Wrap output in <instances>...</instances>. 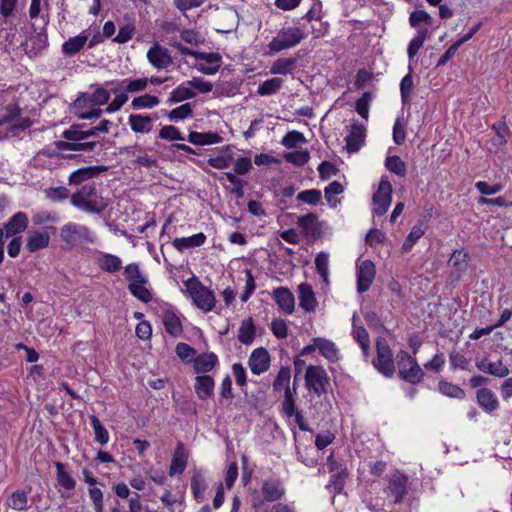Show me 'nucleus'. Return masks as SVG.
<instances>
[{
	"label": "nucleus",
	"instance_id": "f704fd0d",
	"mask_svg": "<svg viewBox=\"0 0 512 512\" xmlns=\"http://www.w3.org/2000/svg\"><path fill=\"white\" fill-rule=\"evenodd\" d=\"M98 265L101 270L116 273L122 267V260L113 254H104L99 258Z\"/></svg>",
	"mask_w": 512,
	"mask_h": 512
},
{
	"label": "nucleus",
	"instance_id": "052dcab7",
	"mask_svg": "<svg viewBox=\"0 0 512 512\" xmlns=\"http://www.w3.org/2000/svg\"><path fill=\"white\" fill-rule=\"evenodd\" d=\"M306 139L303 133L298 131H290L288 132L281 141V144L284 145L288 149L295 148L298 143H305Z\"/></svg>",
	"mask_w": 512,
	"mask_h": 512
},
{
	"label": "nucleus",
	"instance_id": "72a5a7b5",
	"mask_svg": "<svg viewBox=\"0 0 512 512\" xmlns=\"http://www.w3.org/2000/svg\"><path fill=\"white\" fill-rule=\"evenodd\" d=\"M57 473H56V480L57 483L67 490H73L76 486V481L73 479V477L65 470L66 465L61 462H55L54 463Z\"/></svg>",
	"mask_w": 512,
	"mask_h": 512
},
{
	"label": "nucleus",
	"instance_id": "69168bd1",
	"mask_svg": "<svg viewBox=\"0 0 512 512\" xmlns=\"http://www.w3.org/2000/svg\"><path fill=\"white\" fill-rule=\"evenodd\" d=\"M372 99V94L370 92H365L363 95L356 101L355 109L358 114L367 119L369 115V104Z\"/></svg>",
	"mask_w": 512,
	"mask_h": 512
},
{
	"label": "nucleus",
	"instance_id": "1a4fd4ad",
	"mask_svg": "<svg viewBox=\"0 0 512 512\" xmlns=\"http://www.w3.org/2000/svg\"><path fill=\"white\" fill-rule=\"evenodd\" d=\"M391 193H392V186L390 182L382 178L378 190L373 195V203H374V213L382 216L384 215L390 204H391Z\"/></svg>",
	"mask_w": 512,
	"mask_h": 512
},
{
	"label": "nucleus",
	"instance_id": "f8f14e48",
	"mask_svg": "<svg viewBox=\"0 0 512 512\" xmlns=\"http://www.w3.org/2000/svg\"><path fill=\"white\" fill-rule=\"evenodd\" d=\"M366 128L359 121H353L350 125V132L346 136V149L350 153L360 150L365 142Z\"/></svg>",
	"mask_w": 512,
	"mask_h": 512
},
{
	"label": "nucleus",
	"instance_id": "a878e982",
	"mask_svg": "<svg viewBox=\"0 0 512 512\" xmlns=\"http://www.w3.org/2000/svg\"><path fill=\"white\" fill-rule=\"evenodd\" d=\"M313 342H315L321 355L330 362H335L339 359V350L332 341L324 338H314Z\"/></svg>",
	"mask_w": 512,
	"mask_h": 512
},
{
	"label": "nucleus",
	"instance_id": "3c124183",
	"mask_svg": "<svg viewBox=\"0 0 512 512\" xmlns=\"http://www.w3.org/2000/svg\"><path fill=\"white\" fill-rule=\"evenodd\" d=\"M315 265L317 273L321 276L323 281L328 284V266H329V255L324 252H320L315 259Z\"/></svg>",
	"mask_w": 512,
	"mask_h": 512
},
{
	"label": "nucleus",
	"instance_id": "aec40b11",
	"mask_svg": "<svg viewBox=\"0 0 512 512\" xmlns=\"http://www.w3.org/2000/svg\"><path fill=\"white\" fill-rule=\"evenodd\" d=\"M214 379L210 375H201L195 378L194 389L201 400H206L212 396L214 391Z\"/></svg>",
	"mask_w": 512,
	"mask_h": 512
},
{
	"label": "nucleus",
	"instance_id": "dca6fc26",
	"mask_svg": "<svg viewBox=\"0 0 512 512\" xmlns=\"http://www.w3.org/2000/svg\"><path fill=\"white\" fill-rule=\"evenodd\" d=\"M476 367L482 372L499 378H504L510 373L509 368L502 362V360L491 362L486 357L476 360Z\"/></svg>",
	"mask_w": 512,
	"mask_h": 512
},
{
	"label": "nucleus",
	"instance_id": "c756f323",
	"mask_svg": "<svg viewBox=\"0 0 512 512\" xmlns=\"http://www.w3.org/2000/svg\"><path fill=\"white\" fill-rule=\"evenodd\" d=\"M163 325L166 332L173 337H178L183 331L180 319L170 310L163 314Z\"/></svg>",
	"mask_w": 512,
	"mask_h": 512
},
{
	"label": "nucleus",
	"instance_id": "49530a36",
	"mask_svg": "<svg viewBox=\"0 0 512 512\" xmlns=\"http://www.w3.org/2000/svg\"><path fill=\"white\" fill-rule=\"evenodd\" d=\"M120 85L122 88L129 93H137L144 91L148 85V78H138V79H125Z\"/></svg>",
	"mask_w": 512,
	"mask_h": 512
},
{
	"label": "nucleus",
	"instance_id": "a19ab883",
	"mask_svg": "<svg viewBox=\"0 0 512 512\" xmlns=\"http://www.w3.org/2000/svg\"><path fill=\"white\" fill-rule=\"evenodd\" d=\"M90 420L95 433V441L100 445H105L108 443L109 433L101 421L95 415H91Z\"/></svg>",
	"mask_w": 512,
	"mask_h": 512
},
{
	"label": "nucleus",
	"instance_id": "cd10ccee",
	"mask_svg": "<svg viewBox=\"0 0 512 512\" xmlns=\"http://www.w3.org/2000/svg\"><path fill=\"white\" fill-rule=\"evenodd\" d=\"M206 241V235L204 233H198L190 237L176 238L173 240L172 245L179 251L185 249L199 247Z\"/></svg>",
	"mask_w": 512,
	"mask_h": 512
},
{
	"label": "nucleus",
	"instance_id": "0e129e2a",
	"mask_svg": "<svg viewBox=\"0 0 512 512\" xmlns=\"http://www.w3.org/2000/svg\"><path fill=\"white\" fill-rule=\"evenodd\" d=\"M414 84L411 74H407L403 77L400 83V93L403 104L410 102L411 92L413 90Z\"/></svg>",
	"mask_w": 512,
	"mask_h": 512
},
{
	"label": "nucleus",
	"instance_id": "8fccbe9b",
	"mask_svg": "<svg viewBox=\"0 0 512 512\" xmlns=\"http://www.w3.org/2000/svg\"><path fill=\"white\" fill-rule=\"evenodd\" d=\"M158 104H159L158 97L150 95V94H144V95L135 97L131 103V105L134 109L152 108Z\"/></svg>",
	"mask_w": 512,
	"mask_h": 512
},
{
	"label": "nucleus",
	"instance_id": "a211bd4d",
	"mask_svg": "<svg viewBox=\"0 0 512 512\" xmlns=\"http://www.w3.org/2000/svg\"><path fill=\"white\" fill-rule=\"evenodd\" d=\"M297 224L307 238H317L320 235L318 217L314 213H308L298 218Z\"/></svg>",
	"mask_w": 512,
	"mask_h": 512
},
{
	"label": "nucleus",
	"instance_id": "de8ad7c7",
	"mask_svg": "<svg viewBox=\"0 0 512 512\" xmlns=\"http://www.w3.org/2000/svg\"><path fill=\"white\" fill-rule=\"evenodd\" d=\"M196 96L195 92L189 87H185L183 85L174 89L169 98V102L178 103L184 100H188L194 98Z\"/></svg>",
	"mask_w": 512,
	"mask_h": 512
},
{
	"label": "nucleus",
	"instance_id": "4be33fe9",
	"mask_svg": "<svg viewBox=\"0 0 512 512\" xmlns=\"http://www.w3.org/2000/svg\"><path fill=\"white\" fill-rule=\"evenodd\" d=\"M408 478L404 475H393L390 478L388 489L395 498V503H400L407 493Z\"/></svg>",
	"mask_w": 512,
	"mask_h": 512
},
{
	"label": "nucleus",
	"instance_id": "680f3d73",
	"mask_svg": "<svg viewBox=\"0 0 512 512\" xmlns=\"http://www.w3.org/2000/svg\"><path fill=\"white\" fill-rule=\"evenodd\" d=\"M321 198L322 193L318 189L305 190L297 195L298 200L310 205H317L321 201Z\"/></svg>",
	"mask_w": 512,
	"mask_h": 512
},
{
	"label": "nucleus",
	"instance_id": "2eb2a0df",
	"mask_svg": "<svg viewBox=\"0 0 512 512\" xmlns=\"http://www.w3.org/2000/svg\"><path fill=\"white\" fill-rule=\"evenodd\" d=\"M273 299L278 307L286 314H292L295 309V298L286 287H278L273 290Z\"/></svg>",
	"mask_w": 512,
	"mask_h": 512
},
{
	"label": "nucleus",
	"instance_id": "e2e57ef3",
	"mask_svg": "<svg viewBox=\"0 0 512 512\" xmlns=\"http://www.w3.org/2000/svg\"><path fill=\"white\" fill-rule=\"evenodd\" d=\"M284 158L287 162L296 166H303L309 161L310 155L308 151H294L286 153Z\"/></svg>",
	"mask_w": 512,
	"mask_h": 512
},
{
	"label": "nucleus",
	"instance_id": "4d7b16f0",
	"mask_svg": "<svg viewBox=\"0 0 512 512\" xmlns=\"http://www.w3.org/2000/svg\"><path fill=\"white\" fill-rule=\"evenodd\" d=\"M468 253L463 250H455L450 259L449 264L458 271H464L467 267Z\"/></svg>",
	"mask_w": 512,
	"mask_h": 512
},
{
	"label": "nucleus",
	"instance_id": "13d9d810",
	"mask_svg": "<svg viewBox=\"0 0 512 512\" xmlns=\"http://www.w3.org/2000/svg\"><path fill=\"white\" fill-rule=\"evenodd\" d=\"M423 234L424 230L420 225L413 226L402 245V249L406 252L410 251L413 245L423 236Z\"/></svg>",
	"mask_w": 512,
	"mask_h": 512
},
{
	"label": "nucleus",
	"instance_id": "c9c22d12",
	"mask_svg": "<svg viewBox=\"0 0 512 512\" xmlns=\"http://www.w3.org/2000/svg\"><path fill=\"white\" fill-rule=\"evenodd\" d=\"M297 58H280L274 61V63L271 66V73L272 74H278V75H287L288 73H291L296 66Z\"/></svg>",
	"mask_w": 512,
	"mask_h": 512
},
{
	"label": "nucleus",
	"instance_id": "2f4dec72",
	"mask_svg": "<svg viewBox=\"0 0 512 512\" xmlns=\"http://www.w3.org/2000/svg\"><path fill=\"white\" fill-rule=\"evenodd\" d=\"M88 36L81 33L75 37L69 38L62 45V52L68 56L78 53L86 44Z\"/></svg>",
	"mask_w": 512,
	"mask_h": 512
},
{
	"label": "nucleus",
	"instance_id": "79ce46f5",
	"mask_svg": "<svg viewBox=\"0 0 512 512\" xmlns=\"http://www.w3.org/2000/svg\"><path fill=\"white\" fill-rule=\"evenodd\" d=\"M207 488L205 479L201 472H195L191 478V490L196 500H201Z\"/></svg>",
	"mask_w": 512,
	"mask_h": 512
},
{
	"label": "nucleus",
	"instance_id": "b1692460",
	"mask_svg": "<svg viewBox=\"0 0 512 512\" xmlns=\"http://www.w3.org/2000/svg\"><path fill=\"white\" fill-rule=\"evenodd\" d=\"M193 369L197 374L211 371L218 363L214 353H203L193 359Z\"/></svg>",
	"mask_w": 512,
	"mask_h": 512
},
{
	"label": "nucleus",
	"instance_id": "393cba45",
	"mask_svg": "<svg viewBox=\"0 0 512 512\" xmlns=\"http://www.w3.org/2000/svg\"><path fill=\"white\" fill-rule=\"evenodd\" d=\"M153 117L150 115L131 114L129 125L135 133H149L152 128Z\"/></svg>",
	"mask_w": 512,
	"mask_h": 512
},
{
	"label": "nucleus",
	"instance_id": "4c0bfd02",
	"mask_svg": "<svg viewBox=\"0 0 512 512\" xmlns=\"http://www.w3.org/2000/svg\"><path fill=\"white\" fill-rule=\"evenodd\" d=\"M428 34L429 31L427 28H421L418 30L417 36L410 41L407 49L408 57L410 60H412L418 51L422 48Z\"/></svg>",
	"mask_w": 512,
	"mask_h": 512
},
{
	"label": "nucleus",
	"instance_id": "f03ea898",
	"mask_svg": "<svg viewBox=\"0 0 512 512\" xmlns=\"http://www.w3.org/2000/svg\"><path fill=\"white\" fill-rule=\"evenodd\" d=\"M85 124H73L63 131L61 137L66 141H56L54 143L58 151H93L97 146L95 141L87 140V134L83 130Z\"/></svg>",
	"mask_w": 512,
	"mask_h": 512
},
{
	"label": "nucleus",
	"instance_id": "6e6d98bb",
	"mask_svg": "<svg viewBox=\"0 0 512 512\" xmlns=\"http://www.w3.org/2000/svg\"><path fill=\"white\" fill-rule=\"evenodd\" d=\"M432 17L424 10H416L410 14L409 23L414 28H420L421 23L426 25L432 24Z\"/></svg>",
	"mask_w": 512,
	"mask_h": 512
},
{
	"label": "nucleus",
	"instance_id": "603ef678",
	"mask_svg": "<svg viewBox=\"0 0 512 512\" xmlns=\"http://www.w3.org/2000/svg\"><path fill=\"white\" fill-rule=\"evenodd\" d=\"M290 378H291V369L290 367H281L274 382L273 388L276 391H280L285 387L290 386Z\"/></svg>",
	"mask_w": 512,
	"mask_h": 512
},
{
	"label": "nucleus",
	"instance_id": "864d4df0",
	"mask_svg": "<svg viewBox=\"0 0 512 512\" xmlns=\"http://www.w3.org/2000/svg\"><path fill=\"white\" fill-rule=\"evenodd\" d=\"M283 81L280 78H272L264 81L258 87L260 95H271L276 93L282 87Z\"/></svg>",
	"mask_w": 512,
	"mask_h": 512
},
{
	"label": "nucleus",
	"instance_id": "9d476101",
	"mask_svg": "<svg viewBox=\"0 0 512 512\" xmlns=\"http://www.w3.org/2000/svg\"><path fill=\"white\" fill-rule=\"evenodd\" d=\"M261 493L265 501L276 502L285 496L286 490L280 478L271 476L262 481Z\"/></svg>",
	"mask_w": 512,
	"mask_h": 512
},
{
	"label": "nucleus",
	"instance_id": "58836bf2",
	"mask_svg": "<svg viewBox=\"0 0 512 512\" xmlns=\"http://www.w3.org/2000/svg\"><path fill=\"white\" fill-rule=\"evenodd\" d=\"M146 283H129V292L143 303H149L152 300V293L145 287Z\"/></svg>",
	"mask_w": 512,
	"mask_h": 512
},
{
	"label": "nucleus",
	"instance_id": "7ed1b4c3",
	"mask_svg": "<svg viewBox=\"0 0 512 512\" xmlns=\"http://www.w3.org/2000/svg\"><path fill=\"white\" fill-rule=\"evenodd\" d=\"M187 291L189 292L193 303L201 310L208 312L215 307L214 293L204 286L197 278L189 279L186 282Z\"/></svg>",
	"mask_w": 512,
	"mask_h": 512
},
{
	"label": "nucleus",
	"instance_id": "338daca9",
	"mask_svg": "<svg viewBox=\"0 0 512 512\" xmlns=\"http://www.w3.org/2000/svg\"><path fill=\"white\" fill-rule=\"evenodd\" d=\"M159 137L167 141L184 140L180 131L173 125L163 126L159 131Z\"/></svg>",
	"mask_w": 512,
	"mask_h": 512
},
{
	"label": "nucleus",
	"instance_id": "e433bc0d",
	"mask_svg": "<svg viewBox=\"0 0 512 512\" xmlns=\"http://www.w3.org/2000/svg\"><path fill=\"white\" fill-rule=\"evenodd\" d=\"M438 390L441 394L455 399H464L466 395L461 387L446 380L438 382Z\"/></svg>",
	"mask_w": 512,
	"mask_h": 512
},
{
	"label": "nucleus",
	"instance_id": "9b49d317",
	"mask_svg": "<svg viewBox=\"0 0 512 512\" xmlns=\"http://www.w3.org/2000/svg\"><path fill=\"white\" fill-rule=\"evenodd\" d=\"M376 274L375 265L370 260H364L357 269V291L364 293L369 290Z\"/></svg>",
	"mask_w": 512,
	"mask_h": 512
},
{
	"label": "nucleus",
	"instance_id": "5fc2aeb1",
	"mask_svg": "<svg viewBox=\"0 0 512 512\" xmlns=\"http://www.w3.org/2000/svg\"><path fill=\"white\" fill-rule=\"evenodd\" d=\"M20 115V109L17 104H8L0 109V125L9 123Z\"/></svg>",
	"mask_w": 512,
	"mask_h": 512
},
{
	"label": "nucleus",
	"instance_id": "774afa93",
	"mask_svg": "<svg viewBox=\"0 0 512 512\" xmlns=\"http://www.w3.org/2000/svg\"><path fill=\"white\" fill-rule=\"evenodd\" d=\"M192 106L190 103L183 104L173 110H171L168 114V118L173 120H182L192 115Z\"/></svg>",
	"mask_w": 512,
	"mask_h": 512
},
{
	"label": "nucleus",
	"instance_id": "f3484780",
	"mask_svg": "<svg viewBox=\"0 0 512 512\" xmlns=\"http://www.w3.org/2000/svg\"><path fill=\"white\" fill-rule=\"evenodd\" d=\"M107 170L106 166H89L82 167L76 171H74L69 176V184L70 185H79L82 182L97 177L102 172Z\"/></svg>",
	"mask_w": 512,
	"mask_h": 512
},
{
	"label": "nucleus",
	"instance_id": "09e8293b",
	"mask_svg": "<svg viewBox=\"0 0 512 512\" xmlns=\"http://www.w3.org/2000/svg\"><path fill=\"white\" fill-rule=\"evenodd\" d=\"M347 476V469L341 468L339 471H337L331 476L327 488H333L334 493H340L343 490Z\"/></svg>",
	"mask_w": 512,
	"mask_h": 512
},
{
	"label": "nucleus",
	"instance_id": "20e7f679",
	"mask_svg": "<svg viewBox=\"0 0 512 512\" xmlns=\"http://www.w3.org/2000/svg\"><path fill=\"white\" fill-rule=\"evenodd\" d=\"M397 364L401 379L411 384L420 383L424 378V372L417 361L405 350L397 354Z\"/></svg>",
	"mask_w": 512,
	"mask_h": 512
},
{
	"label": "nucleus",
	"instance_id": "ddd939ff",
	"mask_svg": "<svg viewBox=\"0 0 512 512\" xmlns=\"http://www.w3.org/2000/svg\"><path fill=\"white\" fill-rule=\"evenodd\" d=\"M147 59L156 69H164L172 63V58L167 48L156 42L147 52Z\"/></svg>",
	"mask_w": 512,
	"mask_h": 512
},
{
	"label": "nucleus",
	"instance_id": "5701e85b",
	"mask_svg": "<svg viewBox=\"0 0 512 512\" xmlns=\"http://www.w3.org/2000/svg\"><path fill=\"white\" fill-rule=\"evenodd\" d=\"M477 403L488 413L495 411L499 407L496 395L488 388H480L477 391Z\"/></svg>",
	"mask_w": 512,
	"mask_h": 512
},
{
	"label": "nucleus",
	"instance_id": "423d86ee",
	"mask_svg": "<svg viewBox=\"0 0 512 512\" xmlns=\"http://www.w3.org/2000/svg\"><path fill=\"white\" fill-rule=\"evenodd\" d=\"M376 352L377 356L372 362L373 366L385 377H392L395 373L393 353L387 341L382 337L376 339Z\"/></svg>",
	"mask_w": 512,
	"mask_h": 512
},
{
	"label": "nucleus",
	"instance_id": "6ab92c4d",
	"mask_svg": "<svg viewBox=\"0 0 512 512\" xmlns=\"http://www.w3.org/2000/svg\"><path fill=\"white\" fill-rule=\"evenodd\" d=\"M28 226V217L24 212H17L5 224L4 230L6 237H12L26 230Z\"/></svg>",
	"mask_w": 512,
	"mask_h": 512
},
{
	"label": "nucleus",
	"instance_id": "c03bdc74",
	"mask_svg": "<svg viewBox=\"0 0 512 512\" xmlns=\"http://www.w3.org/2000/svg\"><path fill=\"white\" fill-rule=\"evenodd\" d=\"M385 166L390 172L397 176L403 177L406 175V164L399 156H388L385 161Z\"/></svg>",
	"mask_w": 512,
	"mask_h": 512
},
{
	"label": "nucleus",
	"instance_id": "4468645a",
	"mask_svg": "<svg viewBox=\"0 0 512 512\" xmlns=\"http://www.w3.org/2000/svg\"><path fill=\"white\" fill-rule=\"evenodd\" d=\"M248 365L255 375L266 372L270 366V355L267 349L263 347L255 349L249 357Z\"/></svg>",
	"mask_w": 512,
	"mask_h": 512
},
{
	"label": "nucleus",
	"instance_id": "37998d69",
	"mask_svg": "<svg viewBox=\"0 0 512 512\" xmlns=\"http://www.w3.org/2000/svg\"><path fill=\"white\" fill-rule=\"evenodd\" d=\"M28 497L24 491H15L7 500V505L14 510L21 511L27 508Z\"/></svg>",
	"mask_w": 512,
	"mask_h": 512
},
{
	"label": "nucleus",
	"instance_id": "ea45409f",
	"mask_svg": "<svg viewBox=\"0 0 512 512\" xmlns=\"http://www.w3.org/2000/svg\"><path fill=\"white\" fill-rule=\"evenodd\" d=\"M125 278L130 283H147L148 279L140 270L137 263L128 264L124 269Z\"/></svg>",
	"mask_w": 512,
	"mask_h": 512
},
{
	"label": "nucleus",
	"instance_id": "bf43d9fd",
	"mask_svg": "<svg viewBox=\"0 0 512 512\" xmlns=\"http://www.w3.org/2000/svg\"><path fill=\"white\" fill-rule=\"evenodd\" d=\"M44 193L53 202H60L69 197V190L63 186L47 188Z\"/></svg>",
	"mask_w": 512,
	"mask_h": 512
},
{
	"label": "nucleus",
	"instance_id": "0eeeda50",
	"mask_svg": "<svg viewBox=\"0 0 512 512\" xmlns=\"http://www.w3.org/2000/svg\"><path fill=\"white\" fill-rule=\"evenodd\" d=\"M304 39L303 31L298 27H283L276 37L269 43V49L278 53L295 47Z\"/></svg>",
	"mask_w": 512,
	"mask_h": 512
},
{
	"label": "nucleus",
	"instance_id": "39448f33",
	"mask_svg": "<svg viewBox=\"0 0 512 512\" xmlns=\"http://www.w3.org/2000/svg\"><path fill=\"white\" fill-rule=\"evenodd\" d=\"M60 238L69 248L94 242V237L90 230L86 226L75 223L65 224L61 228Z\"/></svg>",
	"mask_w": 512,
	"mask_h": 512
},
{
	"label": "nucleus",
	"instance_id": "bb28decb",
	"mask_svg": "<svg viewBox=\"0 0 512 512\" xmlns=\"http://www.w3.org/2000/svg\"><path fill=\"white\" fill-rule=\"evenodd\" d=\"M188 142L194 145H209L216 144L222 141V137L215 132H195L189 133Z\"/></svg>",
	"mask_w": 512,
	"mask_h": 512
},
{
	"label": "nucleus",
	"instance_id": "f257e3e1",
	"mask_svg": "<svg viewBox=\"0 0 512 512\" xmlns=\"http://www.w3.org/2000/svg\"><path fill=\"white\" fill-rule=\"evenodd\" d=\"M73 206L88 213H102L108 206V201L102 197L95 183L83 185L71 196Z\"/></svg>",
	"mask_w": 512,
	"mask_h": 512
},
{
	"label": "nucleus",
	"instance_id": "412c9836",
	"mask_svg": "<svg viewBox=\"0 0 512 512\" xmlns=\"http://www.w3.org/2000/svg\"><path fill=\"white\" fill-rule=\"evenodd\" d=\"M299 305L307 312L314 311L317 306L315 294L310 285L302 283L298 286Z\"/></svg>",
	"mask_w": 512,
	"mask_h": 512
},
{
	"label": "nucleus",
	"instance_id": "a18cd8bd",
	"mask_svg": "<svg viewBox=\"0 0 512 512\" xmlns=\"http://www.w3.org/2000/svg\"><path fill=\"white\" fill-rule=\"evenodd\" d=\"M344 191L343 185L338 181H333L324 190V196L328 204L332 207H336L339 203L338 199H335V195H339Z\"/></svg>",
	"mask_w": 512,
	"mask_h": 512
},
{
	"label": "nucleus",
	"instance_id": "473e14b6",
	"mask_svg": "<svg viewBox=\"0 0 512 512\" xmlns=\"http://www.w3.org/2000/svg\"><path fill=\"white\" fill-rule=\"evenodd\" d=\"M256 329L251 317L244 319L239 328L238 340L245 345H250L255 338Z\"/></svg>",
	"mask_w": 512,
	"mask_h": 512
},
{
	"label": "nucleus",
	"instance_id": "7c9ffc66",
	"mask_svg": "<svg viewBox=\"0 0 512 512\" xmlns=\"http://www.w3.org/2000/svg\"><path fill=\"white\" fill-rule=\"evenodd\" d=\"M50 236L46 232H34L27 238L26 248L29 252H36L49 245Z\"/></svg>",
	"mask_w": 512,
	"mask_h": 512
},
{
	"label": "nucleus",
	"instance_id": "6e6552de",
	"mask_svg": "<svg viewBox=\"0 0 512 512\" xmlns=\"http://www.w3.org/2000/svg\"><path fill=\"white\" fill-rule=\"evenodd\" d=\"M305 384L310 392L317 396H321L327 392L329 378L321 366L309 365L305 373Z\"/></svg>",
	"mask_w": 512,
	"mask_h": 512
},
{
	"label": "nucleus",
	"instance_id": "c85d7f7f",
	"mask_svg": "<svg viewBox=\"0 0 512 512\" xmlns=\"http://www.w3.org/2000/svg\"><path fill=\"white\" fill-rule=\"evenodd\" d=\"M187 455L185 454L182 444L176 448L171 464L169 467V475L174 476L175 474H182L186 468Z\"/></svg>",
	"mask_w": 512,
	"mask_h": 512
}]
</instances>
